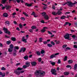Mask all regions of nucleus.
I'll return each instance as SVG.
<instances>
[{"mask_svg":"<svg viewBox=\"0 0 77 77\" xmlns=\"http://www.w3.org/2000/svg\"><path fill=\"white\" fill-rule=\"evenodd\" d=\"M51 44H52L53 45H55V43L53 42H51Z\"/></svg>","mask_w":77,"mask_h":77,"instance_id":"50","label":"nucleus"},{"mask_svg":"<svg viewBox=\"0 0 77 77\" xmlns=\"http://www.w3.org/2000/svg\"><path fill=\"white\" fill-rule=\"evenodd\" d=\"M26 50V48H23V52H25V51Z\"/></svg>","mask_w":77,"mask_h":77,"instance_id":"53","label":"nucleus"},{"mask_svg":"<svg viewBox=\"0 0 77 77\" xmlns=\"http://www.w3.org/2000/svg\"><path fill=\"white\" fill-rule=\"evenodd\" d=\"M36 28V27L35 26H33L31 27V29H35Z\"/></svg>","mask_w":77,"mask_h":77,"instance_id":"39","label":"nucleus"},{"mask_svg":"<svg viewBox=\"0 0 77 77\" xmlns=\"http://www.w3.org/2000/svg\"><path fill=\"white\" fill-rule=\"evenodd\" d=\"M73 63V61H72V60H69L68 61V63H69V64L72 63Z\"/></svg>","mask_w":77,"mask_h":77,"instance_id":"20","label":"nucleus"},{"mask_svg":"<svg viewBox=\"0 0 77 77\" xmlns=\"http://www.w3.org/2000/svg\"><path fill=\"white\" fill-rule=\"evenodd\" d=\"M48 46L49 47H53V45L51 44H47Z\"/></svg>","mask_w":77,"mask_h":77,"instance_id":"25","label":"nucleus"},{"mask_svg":"<svg viewBox=\"0 0 77 77\" xmlns=\"http://www.w3.org/2000/svg\"><path fill=\"white\" fill-rule=\"evenodd\" d=\"M1 75L2 76V77H5V73H2Z\"/></svg>","mask_w":77,"mask_h":77,"instance_id":"48","label":"nucleus"},{"mask_svg":"<svg viewBox=\"0 0 77 77\" xmlns=\"http://www.w3.org/2000/svg\"><path fill=\"white\" fill-rule=\"evenodd\" d=\"M51 72L52 73V74L53 75H57V73H56V72H57V71L56 70H55V69H51Z\"/></svg>","mask_w":77,"mask_h":77,"instance_id":"3","label":"nucleus"},{"mask_svg":"<svg viewBox=\"0 0 77 77\" xmlns=\"http://www.w3.org/2000/svg\"><path fill=\"white\" fill-rule=\"evenodd\" d=\"M14 72L16 74H17V75H19L20 74V71L17 70H15Z\"/></svg>","mask_w":77,"mask_h":77,"instance_id":"10","label":"nucleus"},{"mask_svg":"<svg viewBox=\"0 0 77 77\" xmlns=\"http://www.w3.org/2000/svg\"><path fill=\"white\" fill-rule=\"evenodd\" d=\"M23 48H22L19 51V53H21V52H22V51H23Z\"/></svg>","mask_w":77,"mask_h":77,"instance_id":"42","label":"nucleus"},{"mask_svg":"<svg viewBox=\"0 0 77 77\" xmlns=\"http://www.w3.org/2000/svg\"><path fill=\"white\" fill-rule=\"evenodd\" d=\"M72 37L73 39H75L76 36L75 35H73L72 36Z\"/></svg>","mask_w":77,"mask_h":77,"instance_id":"49","label":"nucleus"},{"mask_svg":"<svg viewBox=\"0 0 77 77\" xmlns=\"http://www.w3.org/2000/svg\"><path fill=\"white\" fill-rule=\"evenodd\" d=\"M23 69V68H21L20 67H18L17 68V70L18 71L20 70H22Z\"/></svg>","mask_w":77,"mask_h":77,"instance_id":"44","label":"nucleus"},{"mask_svg":"<svg viewBox=\"0 0 77 77\" xmlns=\"http://www.w3.org/2000/svg\"><path fill=\"white\" fill-rule=\"evenodd\" d=\"M48 33H49V34H50V35H53V34H52V33H51V32L49 31H48Z\"/></svg>","mask_w":77,"mask_h":77,"instance_id":"55","label":"nucleus"},{"mask_svg":"<svg viewBox=\"0 0 77 77\" xmlns=\"http://www.w3.org/2000/svg\"><path fill=\"white\" fill-rule=\"evenodd\" d=\"M42 59L41 58H39L38 59V62H40L41 61Z\"/></svg>","mask_w":77,"mask_h":77,"instance_id":"47","label":"nucleus"},{"mask_svg":"<svg viewBox=\"0 0 77 77\" xmlns=\"http://www.w3.org/2000/svg\"><path fill=\"white\" fill-rule=\"evenodd\" d=\"M74 70L76 71V70H77V64H75L74 66Z\"/></svg>","mask_w":77,"mask_h":77,"instance_id":"15","label":"nucleus"},{"mask_svg":"<svg viewBox=\"0 0 77 77\" xmlns=\"http://www.w3.org/2000/svg\"><path fill=\"white\" fill-rule=\"evenodd\" d=\"M36 53L38 56H40V55H41V53H40V52L39 51H36Z\"/></svg>","mask_w":77,"mask_h":77,"instance_id":"19","label":"nucleus"},{"mask_svg":"<svg viewBox=\"0 0 77 77\" xmlns=\"http://www.w3.org/2000/svg\"><path fill=\"white\" fill-rule=\"evenodd\" d=\"M31 64L32 66H35V65H36V63L35 62H32L31 63Z\"/></svg>","mask_w":77,"mask_h":77,"instance_id":"16","label":"nucleus"},{"mask_svg":"<svg viewBox=\"0 0 77 77\" xmlns=\"http://www.w3.org/2000/svg\"><path fill=\"white\" fill-rule=\"evenodd\" d=\"M19 27L20 28H23V25L21 24V23L19 24Z\"/></svg>","mask_w":77,"mask_h":77,"instance_id":"43","label":"nucleus"},{"mask_svg":"<svg viewBox=\"0 0 77 77\" xmlns=\"http://www.w3.org/2000/svg\"><path fill=\"white\" fill-rule=\"evenodd\" d=\"M66 18V17L65 16H63L61 17V19H62V20H63L65 19Z\"/></svg>","mask_w":77,"mask_h":77,"instance_id":"31","label":"nucleus"},{"mask_svg":"<svg viewBox=\"0 0 77 77\" xmlns=\"http://www.w3.org/2000/svg\"><path fill=\"white\" fill-rule=\"evenodd\" d=\"M52 14L53 15H57V13H56L55 12L53 11L52 13Z\"/></svg>","mask_w":77,"mask_h":77,"instance_id":"22","label":"nucleus"},{"mask_svg":"<svg viewBox=\"0 0 77 77\" xmlns=\"http://www.w3.org/2000/svg\"><path fill=\"white\" fill-rule=\"evenodd\" d=\"M70 14V12H66L65 14Z\"/></svg>","mask_w":77,"mask_h":77,"instance_id":"63","label":"nucleus"},{"mask_svg":"<svg viewBox=\"0 0 77 77\" xmlns=\"http://www.w3.org/2000/svg\"><path fill=\"white\" fill-rule=\"evenodd\" d=\"M69 74V72H65L64 73V75H68Z\"/></svg>","mask_w":77,"mask_h":77,"instance_id":"29","label":"nucleus"},{"mask_svg":"<svg viewBox=\"0 0 77 77\" xmlns=\"http://www.w3.org/2000/svg\"><path fill=\"white\" fill-rule=\"evenodd\" d=\"M61 63V61H60V60H58L57 63Z\"/></svg>","mask_w":77,"mask_h":77,"instance_id":"51","label":"nucleus"},{"mask_svg":"<svg viewBox=\"0 0 77 77\" xmlns=\"http://www.w3.org/2000/svg\"><path fill=\"white\" fill-rule=\"evenodd\" d=\"M23 14L26 17H28V14L26 13L23 12Z\"/></svg>","mask_w":77,"mask_h":77,"instance_id":"32","label":"nucleus"},{"mask_svg":"<svg viewBox=\"0 0 77 77\" xmlns=\"http://www.w3.org/2000/svg\"><path fill=\"white\" fill-rule=\"evenodd\" d=\"M11 39L13 41H16V38L14 37H12L11 38Z\"/></svg>","mask_w":77,"mask_h":77,"instance_id":"24","label":"nucleus"},{"mask_svg":"<svg viewBox=\"0 0 77 77\" xmlns=\"http://www.w3.org/2000/svg\"><path fill=\"white\" fill-rule=\"evenodd\" d=\"M19 72H20V73L22 74V73H24V71H19Z\"/></svg>","mask_w":77,"mask_h":77,"instance_id":"45","label":"nucleus"},{"mask_svg":"<svg viewBox=\"0 0 77 77\" xmlns=\"http://www.w3.org/2000/svg\"><path fill=\"white\" fill-rule=\"evenodd\" d=\"M32 4H33V3H31V4H29L27 3H25V6H28V7H30L32 5Z\"/></svg>","mask_w":77,"mask_h":77,"instance_id":"7","label":"nucleus"},{"mask_svg":"<svg viewBox=\"0 0 77 77\" xmlns=\"http://www.w3.org/2000/svg\"><path fill=\"white\" fill-rule=\"evenodd\" d=\"M57 14L58 15H61L62 14V12L60 11H58L57 12Z\"/></svg>","mask_w":77,"mask_h":77,"instance_id":"21","label":"nucleus"},{"mask_svg":"<svg viewBox=\"0 0 77 77\" xmlns=\"http://www.w3.org/2000/svg\"><path fill=\"white\" fill-rule=\"evenodd\" d=\"M66 68H70V69H71V68H72V67H71V66H70V65H68L67 66H66Z\"/></svg>","mask_w":77,"mask_h":77,"instance_id":"33","label":"nucleus"},{"mask_svg":"<svg viewBox=\"0 0 77 77\" xmlns=\"http://www.w3.org/2000/svg\"><path fill=\"white\" fill-rule=\"evenodd\" d=\"M3 16L5 17H8V14L6 13H4L3 14Z\"/></svg>","mask_w":77,"mask_h":77,"instance_id":"18","label":"nucleus"},{"mask_svg":"<svg viewBox=\"0 0 77 77\" xmlns=\"http://www.w3.org/2000/svg\"><path fill=\"white\" fill-rule=\"evenodd\" d=\"M13 23L14 24H17V22H16V21H14L13 22Z\"/></svg>","mask_w":77,"mask_h":77,"instance_id":"62","label":"nucleus"},{"mask_svg":"<svg viewBox=\"0 0 77 77\" xmlns=\"http://www.w3.org/2000/svg\"><path fill=\"white\" fill-rule=\"evenodd\" d=\"M66 50H71V48H69L68 47H67L66 48Z\"/></svg>","mask_w":77,"mask_h":77,"instance_id":"60","label":"nucleus"},{"mask_svg":"<svg viewBox=\"0 0 77 77\" xmlns=\"http://www.w3.org/2000/svg\"><path fill=\"white\" fill-rule=\"evenodd\" d=\"M43 8L44 9H47V6L43 7Z\"/></svg>","mask_w":77,"mask_h":77,"instance_id":"61","label":"nucleus"},{"mask_svg":"<svg viewBox=\"0 0 77 77\" xmlns=\"http://www.w3.org/2000/svg\"><path fill=\"white\" fill-rule=\"evenodd\" d=\"M2 70H6V69L4 67H2L1 69Z\"/></svg>","mask_w":77,"mask_h":77,"instance_id":"56","label":"nucleus"},{"mask_svg":"<svg viewBox=\"0 0 77 77\" xmlns=\"http://www.w3.org/2000/svg\"><path fill=\"white\" fill-rule=\"evenodd\" d=\"M29 57L27 56H25L24 57V59L25 60H27Z\"/></svg>","mask_w":77,"mask_h":77,"instance_id":"30","label":"nucleus"},{"mask_svg":"<svg viewBox=\"0 0 77 77\" xmlns=\"http://www.w3.org/2000/svg\"><path fill=\"white\" fill-rule=\"evenodd\" d=\"M13 48H14V46L12 44H11L10 45V48H12L13 49Z\"/></svg>","mask_w":77,"mask_h":77,"instance_id":"23","label":"nucleus"},{"mask_svg":"<svg viewBox=\"0 0 77 77\" xmlns=\"http://www.w3.org/2000/svg\"><path fill=\"white\" fill-rule=\"evenodd\" d=\"M5 8L7 10H8L11 8V6L9 5H6Z\"/></svg>","mask_w":77,"mask_h":77,"instance_id":"8","label":"nucleus"},{"mask_svg":"<svg viewBox=\"0 0 77 77\" xmlns=\"http://www.w3.org/2000/svg\"><path fill=\"white\" fill-rule=\"evenodd\" d=\"M35 74V75L36 76L42 77V76H44L45 75V72L42 71H36Z\"/></svg>","mask_w":77,"mask_h":77,"instance_id":"1","label":"nucleus"},{"mask_svg":"<svg viewBox=\"0 0 77 77\" xmlns=\"http://www.w3.org/2000/svg\"><path fill=\"white\" fill-rule=\"evenodd\" d=\"M30 62L27 61L26 63V66L27 67H29V66H30Z\"/></svg>","mask_w":77,"mask_h":77,"instance_id":"11","label":"nucleus"},{"mask_svg":"<svg viewBox=\"0 0 77 77\" xmlns=\"http://www.w3.org/2000/svg\"><path fill=\"white\" fill-rule=\"evenodd\" d=\"M45 29H42L41 30V32H42V33H44V32H45Z\"/></svg>","mask_w":77,"mask_h":77,"instance_id":"38","label":"nucleus"},{"mask_svg":"<svg viewBox=\"0 0 77 77\" xmlns=\"http://www.w3.org/2000/svg\"><path fill=\"white\" fill-rule=\"evenodd\" d=\"M43 38H39V42H42V40Z\"/></svg>","mask_w":77,"mask_h":77,"instance_id":"34","label":"nucleus"},{"mask_svg":"<svg viewBox=\"0 0 77 77\" xmlns=\"http://www.w3.org/2000/svg\"><path fill=\"white\" fill-rule=\"evenodd\" d=\"M68 24H69V22H66L65 23V24L64 25V26H66V25H67Z\"/></svg>","mask_w":77,"mask_h":77,"instance_id":"46","label":"nucleus"},{"mask_svg":"<svg viewBox=\"0 0 77 77\" xmlns=\"http://www.w3.org/2000/svg\"><path fill=\"white\" fill-rule=\"evenodd\" d=\"M25 37H22V41L23 42H24L25 43L27 42V39H26L25 38Z\"/></svg>","mask_w":77,"mask_h":77,"instance_id":"9","label":"nucleus"},{"mask_svg":"<svg viewBox=\"0 0 77 77\" xmlns=\"http://www.w3.org/2000/svg\"><path fill=\"white\" fill-rule=\"evenodd\" d=\"M42 16H45L46 15V13H45V12H43V13H42Z\"/></svg>","mask_w":77,"mask_h":77,"instance_id":"28","label":"nucleus"},{"mask_svg":"<svg viewBox=\"0 0 77 77\" xmlns=\"http://www.w3.org/2000/svg\"><path fill=\"white\" fill-rule=\"evenodd\" d=\"M3 30L5 33H7L8 35H11V32L8 31L7 28H5V27H4Z\"/></svg>","mask_w":77,"mask_h":77,"instance_id":"4","label":"nucleus"},{"mask_svg":"<svg viewBox=\"0 0 77 77\" xmlns=\"http://www.w3.org/2000/svg\"><path fill=\"white\" fill-rule=\"evenodd\" d=\"M21 0H16V1L18 3H19L21 2Z\"/></svg>","mask_w":77,"mask_h":77,"instance_id":"58","label":"nucleus"},{"mask_svg":"<svg viewBox=\"0 0 77 77\" xmlns=\"http://www.w3.org/2000/svg\"><path fill=\"white\" fill-rule=\"evenodd\" d=\"M8 51L9 52H12V51H13V49H12L11 48H9L8 49Z\"/></svg>","mask_w":77,"mask_h":77,"instance_id":"17","label":"nucleus"},{"mask_svg":"<svg viewBox=\"0 0 77 77\" xmlns=\"http://www.w3.org/2000/svg\"><path fill=\"white\" fill-rule=\"evenodd\" d=\"M6 2V0H2V2L3 4L5 3V2Z\"/></svg>","mask_w":77,"mask_h":77,"instance_id":"35","label":"nucleus"},{"mask_svg":"<svg viewBox=\"0 0 77 77\" xmlns=\"http://www.w3.org/2000/svg\"><path fill=\"white\" fill-rule=\"evenodd\" d=\"M50 64H51V65L53 66H54V65H55L56 64V63L55 62H53L51 61H50Z\"/></svg>","mask_w":77,"mask_h":77,"instance_id":"13","label":"nucleus"},{"mask_svg":"<svg viewBox=\"0 0 77 77\" xmlns=\"http://www.w3.org/2000/svg\"><path fill=\"white\" fill-rule=\"evenodd\" d=\"M41 54H44L45 53V51L44 50H42L40 52Z\"/></svg>","mask_w":77,"mask_h":77,"instance_id":"27","label":"nucleus"},{"mask_svg":"<svg viewBox=\"0 0 77 77\" xmlns=\"http://www.w3.org/2000/svg\"><path fill=\"white\" fill-rule=\"evenodd\" d=\"M54 42H56V44H59L60 43V41H57L56 40H55Z\"/></svg>","mask_w":77,"mask_h":77,"instance_id":"26","label":"nucleus"},{"mask_svg":"<svg viewBox=\"0 0 77 77\" xmlns=\"http://www.w3.org/2000/svg\"><path fill=\"white\" fill-rule=\"evenodd\" d=\"M64 37L66 39H68V40H71V39L69 38V35L68 33L66 34Z\"/></svg>","mask_w":77,"mask_h":77,"instance_id":"5","label":"nucleus"},{"mask_svg":"<svg viewBox=\"0 0 77 77\" xmlns=\"http://www.w3.org/2000/svg\"><path fill=\"white\" fill-rule=\"evenodd\" d=\"M29 31L30 32H33V29H30Z\"/></svg>","mask_w":77,"mask_h":77,"instance_id":"64","label":"nucleus"},{"mask_svg":"<svg viewBox=\"0 0 77 77\" xmlns=\"http://www.w3.org/2000/svg\"><path fill=\"white\" fill-rule=\"evenodd\" d=\"M45 19L46 20H48L49 19V17L47 15H45L44 17Z\"/></svg>","mask_w":77,"mask_h":77,"instance_id":"12","label":"nucleus"},{"mask_svg":"<svg viewBox=\"0 0 77 77\" xmlns=\"http://www.w3.org/2000/svg\"><path fill=\"white\" fill-rule=\"evenodd\" d=\"M67 56H66L64 59V61H66L67 60Z\"/></svg>","mask_w":77,"mask_h":77,"instance_id":"37","label":"nucleus"},{"mask_svg":"<svg viewBox=\"0 0 77 77\" xmlns=\"http://www.w3.org/2000/svg\"><path fill=\"white\" fill-rule=\"evenodd\" d=\"M6 24H8V25H9L10 24V23H9V21H6L5 22Z\"/></svg>","mask_w":77,"mask_h":77,"instance_id":"41","label":"nucleus"},{"mask_svg":"<svg viewBox=\"0 0 77 77\" xmlns=\"http://www.w3.org/2000/svg\"><path fill=\"white\" fill-rule=\"evenodd\" d=\"M27 67V66L26 65H24L23 66V68H24V69L26 68V67Z\"/></svg>","mask_w":77,"mask_h":77,"instance_id":"57","label":"nucleus"},{"mask_svg":"<svg viewBox=\"0 0 77 77\" xmlns=\"http://www.w3.org/2000/svg\"><path fill=\"white\" fill-rule=\"evenodd\" d=\"M31 15H33L34 17L35 18H36L38 17V15L37 14H36L33 11L32 14H31Z\"/></svg>","mask_w":77,"mask_h":77,"instance_id":"6","label":"nucleus"},{"mask_svg":"<svg viewBox=\"0 0 77 77\" xmlns=\"http://www.w3.org/2000/svg\"><path fill=\"white\" fill-rule=\"evenodd\" d=\"M66 3L67 5H68L69 6H71L73 5H74V4H76V3H77L76 2H75L72 4L71 2H66Z\"/></svg>","mask_w":77,"mask_h":77,"instance_id":"2","label":"nucleus"},{"mask_svg":"<svg viewBox=\"0 0 77 77\" xmlns=\"http://www.w3.org/2000/svg\"><path fill=\"white\" fill-rule=\"evenodd\" d=\"M20 19L22 21H25V18L24 17H21L20 18Z\"/></svg>","mask_w":77,"mask_h":77,"instance_id":"36","label":"nucleus"},{"mask_svg":"<svg viewBox=\"0 0 77 77\" xmlns=\"http://www.w3.org/2000/svg\"><path fill=\"white\" fill-rule=\"evenodd\" d=\"M67 47V45H64L63 46V48H66Z\"/></svg>","mask_w":77,"mask_h":77,"instance_id":"54","label":"nucleus"},{"mask_svg":"<svg viewBox=\"0 0 77 77\" xmlns=\"http://www.w3.org/2000/svg\"><path fill=\"white\" fill-rule=\"evenodd\" d=\"M15 49H17V50H18L19 49V47L18 46H16L14 47Z\"/></svg>","mask_w":77,"mask_h":77,"instance_id":"52","label":"nucleus"},{"mask_svg":"<svg viewBox=\"0 0 77 77\" xmlns=\"http://www.w3.org/2000/svg\"><path fill=\"white\" fill-rule=\"evenodd\" d=\"M73 47H74V48H77V45H73Z\"/></svg>","mask_w":77,"mask_h":77,"instance_id":"59","label":"nucleus"},{"mask_svg":"<svg viewBox=\"0 0 77 77\" xmlns=\"http://www.w3.org/2000/svg\"><path fill=\"white\" fill-rule=\"evenodd\" d=\"M11 41H8L7 42V44H8V45H9V44H11Z\"/></svg>","mask_w":77,"mask_h":77,"instance_id":"40","label":"nucleus"},{"mask_svg":"<svg viewBox=\"0 0 77 77\" xmlns=\"http://www.w3.org/2000/svg\"><path fill=\"white\" fill-rule=\"evenodd\" d=\"M56 57V56L54 55V54H53L51 55L50 56V59H53V58H54V57Z\"/></svg>","mask_w":77,"mask_h":77,"instance_id":"14","label":"nucleus"}]
</instances>
